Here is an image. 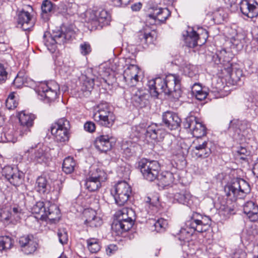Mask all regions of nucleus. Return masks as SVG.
<instances>
[{"label":"nucleus","instance_id":"obj_13","mask_svg":"<svg viewBox=\"0 0 258 258\" xmlns=\"http://www.w3.org/2000/svg\"><path fill=\"white\" fill-rule=\"evenodd\" d=\"M194 146L191 150L192 156L197 158H205L212 153V144L209 141L198 139L194 142Z\"/></svg>","mask_w":258,"mask_h":258},{"label":"nucleus","instance_id":"obj_44","mask_svg":"<svg viewBox=\"0 0 258 258\" xmlns=\"http://www.w3.org/2000/svg\"><path fill=\"white\" fill-rule=\"evenodd\" d=\"M88 249L92 253H96L100 249L99 241L98 239L91 238L87 240Z\"/></svg>","mask_w":258,"mask_h":258},{"label":"nucleus","instance_id":"obj_19","mask_svg":"<svg viewBox=\"0 0 258 258\" xmlns=\"http://www.w3.org/2000/svg\"><path fill=\"white\" fill-rule=\"evenodd\" d=\"M115 140L112 136L101 135L97 137L94 143L95 148L101 152L109 151L114 145Z\"/></svg>","mask_w":258,"mask_h":258},{"label":"nucleus","instance_id":"obj_57","mask_svg":"<svg viewBox=\"0 0 258 258\" xmlns=\"http://www.w3.org/2000/svg\"><path fill=\"white\" fill-rule=\"evenodd\" d=\"M247 254L242 249L236 248L232 254V258H246Z\"/></svg>","mask_w":258,"mask_h":258},{"label":"nucleus","instance_id":"obj_38","mask_svg":"<svg viewBox=\"0 0 258 258\" xmlns=\"http://www.w3.org/2000/svg\"><path fill=\"white\" fill-rule=\"evenodd\" d=\"M46 214L45 219L47 218L50 220H55L59 218L60 212L58 208L56 205H51L47 207Z\"/></svg>","mask_w":258,"mask_h":258},{"label":"nucleus","instance_id":"obj_11","mask_svg":"<svg viewBox=\"0 0 258 258\" xmlns=\"http://www.w3.org/2000/svg\"><path fill=\"white\" fill-rule=\"evenodd\" d=\"M132 189L130 185L124 181L118 182L111 190L115 203L118 205L123 206L128 200Z\"/></svg>","mask_w":258,"mask_h":258},{"label":"nucleus","instance_id":"obj_43","mask_svg":"<svg viewBox=\"0 0 258 258\" xmlns=\"http://www.w3.org/2000/svg\"><path fill=\"white\" fill-rule=\"evenodd\" d=\"M2 138L4 142L15 143L17 139L15 134V132L13 128L7 130L5 128V131L2 136Z\"/></svg>","mask_w":258,"mask_h":258},{"label":"nucleus","instance_id":"obj_32","mask_svg":"<svg viewBox=\"0 0 258 258\" xmlns=\"http://www.w3.org/2000/svg\"><path fill=\"white\" fill-rule=\"evenodd\" d=\"M35 118V116L34 114L27 113L25 111H22L19 114V119L21 125L27 128L33 125Z\"/></svg>","mask_w":258,"mask_h":258},{"label":"nucleus","instance_id":"obj_9","mask_svg":"<svg viewBox=\"0 0 258 258\" xmlns=\"http://www.w3.org/2000/svg\"><path fill=\"white\" fill-rule=\"evenodd\" d=\"M138 168L144 178L149 181H154L159 175L160 165L156 161L142 159L138 163Z\"/></svg>","mask_w":258,"mask_h":258},{"label":"nucleus","instance_id":"obj_4","mask_svg":"<svg viewBox=\"0 0 258 258\" xmlns=\"http://www.w3.org/2000/svg\"><path fill=\"white\" fill-rule=\"evenodd\" d=\"M27 160L34 164H46L51 159L50 150L41 144L29 147L24 154Z\"/></svg>","mask_w":258,"mask_h":258},{"label":"nucleus","instance_id":"obj_60","mask_svg":"<svg viewBox=\"0 0 258 258\" xmlns=\"http://www.w3.org/2000/svg\"><path fill=\"white\" fill-rule=\"evenodd\" d=\"M8 73L4 66L0 63V84L4 83L7 79Z\"/></svg>","mask_w":258,"mask_h":258},{"label":"nucleus","instance_id":"obj_17","mask_svg":"<svg viewBox=\"0 0 258 258\" xmlns=\"http://www.w3.org/2000/svg\"><path fill=\"white\" fill-rule=\"evenodd\" d=\"M240 10L244 15L253 18L258 16V3L253 0H242Z\"/></svg>","mask_w":258,"mask_h":258},{"label":"nucleus","instance_id":"obj_15","mask_svg":"<svg viewBox=\"0 0 258 258\" xmlns=\"http://www.w3.org/2000/svg\"><path fill=\"white\" fill-rule=\"evenodd\" d=\"M150 12L148 15V20H152L153 22H150L151 24H160L164 23L170 16V11L166 8H161L153 7L150 8Z\"/></svg>","mask_w":258,"mask_h":258},{"label":"nucleus","instance_id":"obj_40","mask_svg":"<svg viewBox=\"0 0 258 258\" xmlns=\"http://www.w3.org/2000/svg\"><path fill=\"white\" fill-rule=\"evenodd\" d=\"M76 166V162L74 159L71 157L66 158L62 164V170L67 174L72 173Z\"/></svg>","mask_w":258,"mask_h":258},{"label":"nucleus","instance_id":"obj_28","mask_svg":"<svg viewBox=\"0 0 258 258\" xmlns=\"http://www.w3.org/2000/svg\"><path fill=\"white\" fill-rule=\"evenodd\" d=\"M230 42L235 48L240 50L242 49L246 42V37L242 32H236L234 35L230 37Z\"/></svg>","mask_w":258,"mask_h":258},{"label":"nucleus","instance_id":"obj_45","mask_svg":"<svg viewBox=\"0 0 258 258\" xmlns=\"http://www.w3.org/2000/svg\"><path fill=\"white\" fill-rule=\"evenodd\" d=\"M183 72L185 75L192 78L197 73V68L190 63L185 62L182 66Z\"/></svg>","mask_w":258,"mask_h":258},{"label":"nucleus","instance_id":"obj_3","mask_svg":"<svg viewBox=\"0 0 258 258\" xmlns=\"http://www.w3.org/2000/svg\"><path fill=\"white\" fill-rule=\"evenodd\" d=\"M75 33L70 28L63 26L60 29H56L52 31L51 34L45 32L43 37L45 44L52 52L55 51L56 44L61 45L70 40L74 36Z\"/></svg>","mask_w":258,"mask_h":258},{"label":"nucleus","instance_id":"obj_18","mask_svg":"<svg viewBox=\"0 0 258 258\" xmlns=\"http://www.w3.org/2000/svg\"><path fill=\"white\" fill-rule=\"evenodd\" d=\"M35 22V18L28 11L23 10L18 15V27L24 31L30 30L34 26Z\"/></svg>","mask_w":258,"mask_h":258},{"label":"nucleus","instance_id":"obj_59","mask_svg":"<svg viewBox=\"0 0 258 258\" xmlns=\"http://www.w3.org/2000/svg\"><path fill=\"white\" fill-rule=\"evenodd\" d=\"M80 51L82 54L85 55L91 52V47L89 43L84 42L80 45Z\"/></svg>","mask_w":258,"mask_h":258},{"label":"nucleus","instance_id":"obj_34","mask_svg":"<svg viewBox=\"0 0 258 258\" xmlns=\"http://www.w3.org/2000/svg\"><path fill=\"white\" fill-rule=\"evenodd\" d=\"M77 5L74 0H68L65 4L59 5V9L63 14L72 15L74 14L77 9Z\"/></svg>","mask_w":258,"mask_h":258},{"label":"nucleus","instance_id":"obj_41","mask_svg":"<svg viewBox=\"0 0 258 258\" xmlns=\"http://www.w3.org/2000/svg\"><path fill=\"white\" fill-rule=\"evenodd\" d=\"M188 146L184 143L177 144L173 150V153L179 156L184 157L188 153Z\"/></svg>","mask_w":258,"mask_h":258},{"label":"nucleus","instance_id":"obj_54","mask_svg":"<svg viewBox=\"0 0 258 258\" xmlns=\"http://www.w3.org/2000/svg\"><path fill=\"white\" fill-rule=\"evenodd\" d=\"M53 5L48 0H44L41 5V10L43 14H47L52 10Z\"/></svg>","mask_w":258,"mask_h":258},{"label":"nucleus","instance_id":"obj_56","mask_svg":"<svg viewBox=\"0 0 258 258\" xmlns=\"http://www.w3.org/2000/svg\"><path fill=\"white\" fill-rule=\"evenodd\" d=\"M25 82V79L19 73L13 81L14 85L18 88L22 87Z\"/></svg>","mask_w":258,"mask_h":258},{"label":"nucleus","instance_id":"obj_63","mask_svg":"<svg viewBox=\"0 0 258 258\" xmlns=\"http://www.w3.org/2000/svg\"><path fill=\"white\" fill-rule=\"evenodd\" d=\"M196 98L199 100H204L208 95V93L204 89L199 92L195 94Z\"/></svg>","mask_w":258,"mask_h":258},{"label":"nucleus","instance_id":"obj_33","mask_svg":"<svg viewBox=\"0 0 258 258\" xmlns=\"http://www.w3.org/2000/svg\"><path fill=\"white\" fill-rule=\"evenodd\" d=\"M225 70L228 74L230 79L234 83H237L240 80L242 76V71L240 69L237 68L235 66L229 64Z\"/></svg>","mask_w":258,"mask_h":258},{"label":"nucleus","instance_id":"obj_53","mask_svg":"<svg viewBox=\"0 0 258 258\" xmlns=\"http://www.w3.org/2000/svg\"><path fill=\"white\" fill-rule=\"evenodd\" d=\"M57 236L59 238V241L60 243L64 244L67 242L68 236L66 229H59L57 232Z\"/></svg>","mask_w":258,"mask_h":258},{"label":"nucleus","instance_id":"obj_52","mask_svg":"<svg viewBox=\"0 0 258 258\" xmlns=\"http://www.w3.org/2000/svg\"><path fill=\"white\" fill-rule=\"evenodd\" d=\"M94 85V79H90L88 78H86V79L84 80L83 83V87H85L84 90L87 93H90L91 91V90L93 88Z\"/></svg>","mask_w":258,"mask_h":258},{"label":"nucleus","instance_id":"obj_50","mask_svg":"<svg viewBox=\"0 0 258 258\" xmlns=\"http://www.w3.org/2000/svg\"><path fill=\"white\" fill-rule=\"evenodd\" d=\"M88 23L95 27L98 26V11H92L87 13Z\"/></svg>","mask_w":258,"mask_h":258},{"label":"nucleus","instance_id":"obj_5","mask_svg":"<svg viewBox=\"0 0 258 258\" xmlns=\"http://www.w3.org/2000/svg\"><path fill=\"white\" fill-rule=\"evenodd\" d=\"M249 184L241 178H236L224 187V191L227 197L233 198H243L250 192Z\"/></svg>","mask_w":258,"mask_h":258},{"label":"nucleus","instance_id":"obj_36","mask_svg":"<svg viewBox=\"0 0 258 258\" xmlns=\"http://www.w3.org/2000/svg\"><path fill=\"white\" fill-rule=\"evenodd\" d=\"M47 207L43 202H37L31 208V212L33 214H38L40 215V218L42 219H45L46 212Z\"/></svg>","mask_w":258,"mask_h":258},{"label":"nucleus","instance_id":"obj_29","mask_svg":"<svg viewBox=\"0 0 258 258\" xmlns=\"http://www.w3.org/2000/svg\"><path fill=\"white\" fill-rule=\"evenodd\" d=\"M136 45H143L151 43L154 39V35L151 32H145L140 31L136 36Z\"/></svg>","mask_w":258,"mask_h":258},{"label":"nucleus","instance_id":"obj_51","mask_svg":"<svg viewBox=\"0 0 258 258\" xmlns=\"http://www.w3.org/2000/svg\"><path fill=\"white\" fill-rule=\"evenodd\" d=\"M10 210L13 219L16 221L18 220L20 218V216L22 214L21 208L18 206L14 205L11 207Z\"/></svg>","mask_w":258,"mask_h":258},{"label":"nucleus","instance_id":"obj_64","mask_svg":"<svg viewBox=\"0 0 258 258\" xmlns=\"http://www.w3.org/2000/svg\"><path fill=\"white\" fill-rule=\"evenodd\" d=\"M118 249L117 246L114 244H110L106 249L107 254L111 255L114 253Z\"/></svg>","mask_w":258,"mask_h":258},{"label":"nucleus","instance_id":"obj_25","mask_svg":"<svg viewBox=\"0 0 258 258\" xmlns=\"http://www.w3.org/2000/svg\"><path fill=\"white\" fill-rule=\"evenodd\" d=\"M84 216L86 217L85 223L92 227H97L101 225L102 221L101 219L96 216L95 212L92 210H86L84 212Z\"/></svg>","mask_w":258,"mask_h":258},{"label":"nucleus","instance_id":"obj_7","mask_svg":"<svg viewBox=\"0 0 258 258\" xmlns=\"http://www.w3.org/2000/svg\"><path fill=\"white\" fill-rule=\"evenodd\" d=\"M94 119L99 124L102 126L110 127L112 126L115 119V117L107 103L99 104L94 113Z\"/></svg>","mask_w":258,"mask_h":258},{"label":"nucleus","instance_id":"obj_21","mask_svg":"<svg viewBox=\"0 0 258 258\" xmlns=\"http://www.w3.org/2000/svg\"><path fill=\"white\" fill-rule=\"evenodd\" d=\"M19 244L21 250L26 254L33 253L37 248V243L32 236H23L19 239Z\"/></svg>","mask_w":258,"mask_h":258},{"label":"nucleus","instance_id":"obj_14","mask_svg":"<svg viewBox=\"0 0 258 258\" xmlns=\"http://www.w3.org/2000/svg\"><path fill=\"white\" fill-rule=\"evenodd\" d=\"M2 174L14 186H18L23 182V173L16 167L6 166L3 168Z\"/></svg>","mask_w":258,"mask_h":258},{"label":"nucleus","instance_id":"obj_48","mask_svg":"<svg viewBox=\"0 0 258 258\" xmlns=\"http://www.w3.org/2000/svg\"><path fill=\"white\" fill-rule=\"evenodd\" d=\"M226 17V14L222 9H219L214 13L213 20L215 23H222Z\"/></svg>","mask_w":258,"mask_h":258},{"label":"nucleus","instance_id":"obj_62","mask_svg":"<svg viewBox=\"0 0 258 258\" xmlns=\"http://www.w3.org/2000/svg\"><path fill=\"white\" fill-rule=\"evenodd\" d=\"M84 127L85 131L90 133L94 132L95 130V124L91 121H88L86 123H85Z\"/></svg>","mask_w":258,"mask_h":258},{"label":"nucleus","instance_id":"obj_6","mask_svg":"<svg viewBox=\"0 0 258 258\" xmlns=\"http://www.w3.org/2000/svg\"><path fill=\"white\" fill-rule=\"evenodd\" d=\"M70 121L64 117L58 119L51 124L50 130L56 141L64 143L68 141L70 136Z\"/></svg>","mask_w":258,"mask_h":258},{"label":"nucleus","instance_id":"obj_58","mask_svg":"<svg viewBox=\"0 0 258 258\" xmlns=\"http://www.w3.org/2000/svg\"><path fill=\"white\" fill-rule=\"evenodd\" d=\"M1 220H13L10 209H5L0 213Z\"/></svg>","mask_w":258,"mask_h":258},{"label":"nucleus","instance_id":"obj_10","mask_svg":"<svg viewBox=\"0 0 258 258\" xmlns=\"http://www.w3.org/2000/svg\"><path fill=\"white\" fill-rule=\"evenodd\" d=\"M59 87L55 81L41 83L37 88L38 94L47 102L54 101L57 97Z\"/></svg>","mask_w":258,"mask_h":258},{"label":"nucleus","instance_id":"obj_55","mask_svg":"<svg viewBox=\"0 0 258 258\" xmlns=\"http://www.w3.org/2000/svg\"><path fill=\"white\" fill-rule=\"evenodd\" d=\"M236 152V156L237 157L241 160L246 159V157L249 155V152L247 150V149L245 148L242 147H240L239 148H238Z\"/></svg>","mask_w":258,"mask_h":258},{"label":"nucleus","instance_id":"obj_2","mask_svg":"<svg viewBox=\"0 0 258 258\" xmlns=\"http://www.w3.org/2000/svg\"><path fill=\"white\" fill-rule=\"evenodd\" d=\"M206 218L195 212L185 222V228H182L178 233V239L181 241L188 240L195 231L203 232L208 229L210 224L206 222Z\"/></svg>","mask_w":258,"mask_h":258},{"label":"nucleus","instance_id":"obj_16","mask_svg":"<svg viewBox=\"0 0 258 258\" xmlns=\"http://www.w3.org/2000/svg\"><path fill=\"white\" fill-rule=\"evenodd\" d=\"M140 70L138 66L130 64L124 70L123 77L124 82L131 87L136 85L139 81V74Z\"/></svg>","mask_w":258,"mask_h":258},{"label":"nucleus","instance_id":"obj_35","mask_svg":"<svg viewBox=\"0 0 258 258\" xmlns=\"http://www.w3.org/2000/svg\"><path fill=\"white\" fill-rule=\"evenodd\" d=\"M192 197L189 192L187 191L177 192L174 194V200L183 205H189Z\"/></svg>","mask_w":258,"mask_h":258},{"label":"nucleus","instance_id":"obj_24","mask_svg":"<svg viewBox=\"0 0 258 258\" xmlns=\"http://www.w3.org/2000/svg\"><path fill=\"white\" fill-rule=\"evenodd\" d=\"M243 212L251 221L258 220V206L252 201H248L243 205Z\"/></svg>","mask_w":258,"mask_h":258},{"label":"nucleus","instance_id":"obj_31","mask_svg":"<svg viewBox=\"0 0 258 258\" xmlns=\"http://www.w3.org/2000/svg\"><path fill=\"white\" fill-rule=\"evenodd\" d=\"M131 224L129 223H123L117 219L113 222L111 226L112 232L116 235H120L124 232L131 229Z\"/></svg>","mask_w":258,"mask_h":258},{"label":"nucleus","instance_id":"obj_20","mask_svg":"<svg viewBox=\"0 0 258 258\" xmlns=\"http://www.w3.org/2000/svg\"><path fill=\"white\" fill-rule=\"evenodd\" d=\"M162 121L165 126L170 130L177 129L180 126L181 122L177 114L168 111L163 113Z\"/></svg>","mask_w":258,"mask_h":258},{"label":"nucleus","instance_id":"obj_27","mask_svg":"<svg viewBox=\"0 0 258 258\" xmlns=\"http://www.w3.org/2000/svg\"><path fill=\"white\" fill-rule=\"evenodd\" d=\"M139 146L131 141H123L121 145V149L123 153L126 157L133 156L139 149Z\"/></svg>","mask_w":258,"mask_h":258},{"label":"nucleus","instance_id":"obj_12","mask_svg":"<svg viewBox=\"0 0 258 258\" xmlns=\"http://www.w3.org/2000/svg\"><path fill=\"white\" fill-rule=\"evenodd\" d=\"M185 128H189L194 137L198 139H202V137L206 135V127L194 116L187 117L183 122Z\"/></svg>","mask_w":258,"mask_h":258},{"label":"nucleus","instance_id":"obj_1","mask_svg":"<svg viewBox=\"0 0 258 258\" xmlns=\"http://www.w3.org/2000/svg\"><path fill=\"white\" fill-rule=\"evenodd\" d=\"M181 78L175 74H169L165 78L158 77L149 80L148 85L150 95L155 98L162 93L175 99L181 95ZM126 100L130 99L135 106L144 107L146 106L150 97L149 91L145 88L130 87L124 92Z\"/></svg>","mask_w":258,"mask_h":258},{"label":"nucleus","instance_id":"obj_46","mask_svg":"<svg viewBox=\"0 0 258 258\" xmlns=\"http://www.w3.org/2000/svg\"><path fill=\"white\" fill-rule=\"evenodd\" d=\"M12 244L11 238L9 236H0V251L10 249Z\"/></svg>","mask_w":258,"mask_h":258},{"label":"nucleus","instance_id":"obj_61","mask_svg":"<svg viewBox=\"0 0 258 258\" xmlns=\"http://www.w3.org/2000/svg\"><path fill=\"white\" fill-rule=\"evenodd\" d=\"M130 173L128 168L125 167H120L118 170V175L121 177L126 178Z\"/></svg>","mask_w":258,"mask_h":258},{"label":"nucleus","instance_id":"obj_47","mask_svg":"<svg viewBox=\"0 0 258 258\" xmlns=\"http://www.w3.org/2000/svg\"><path fill=\"white\" fill-rule=\"evenodd\" d=\"M167 225L168 223L167 220L163 218L158 219L154 223L155 230L157 232H164L167 228Z\"/></svg>","mask_w":258,"mask_h":258},{"label":"nucleus","instance_id":"obj_23","mask_svg":"<svg viewBox=\"0 0 258 258\" xmlns=\"http://www.w3.org/2000/svg\"><path fill=\"white\" fill-rule=\"evenodd\" d=\"M165 131L162 129L160 125L156 123L149 125L146 130L145 135L153 140H160L164 138Z\"/></svg>","mask_w":258,"mask_h":258},{"label":"nucleus","instance_id":"obj_42","mask_svg":"<svg viewBox=\"0 0 258 258\" xmlns=\"http://www.w3.org/2000/svg\"><path fill=\"white\" fill-rule=\"evenodd\" d=\"M37 190L40 193L44 194L49 190V185L46 178L43 176L38 177L36 181Z\"/></svg>","mask_w":258,"mask_h":258},{"label":"nucleus","instance_id":"obj_49","mask_svg":"<svg viewBox=\"0 0 258 258\" xmlns=\"http://www.w3.org/2000/svg\"><path fill=\"white\" fill-rule=\"evenodd\" d=\"M18 104V103L16 100L15 92H12L6 101V105L9 109H13L16 108Z\"/></svg>","mask_w":258,"mask_h":258},{"label":"nucleus","instance_id":"obj_8","mask_svg":"<svg viewBox=\"0 0 258 258\" xmlns=\"http://www.w3.org/2000/svg\"><path fill=\"white\" fill-rule=\"evenodd\" d=\"M184 40L186 45L194 48L197 45L204 44L208 38V31L203 28H199L197 31L190 28L183 34Z\"/></svg>","mask_w":258,"mask_h":258},{"label":"nucleus","instance_id":"obj_26","mask_svg":"<svg viewBox=\"0 0 258 258\" xmlns=\"http://www.w3.org/2000/svg\"><path fill=\"white\" fill-rule=\"evenodd\" d=\"M157 179L158 180V184L159 186L165 188L172 185L174 182L175 177L172 173L169 171H164L158 175Z\"/></svg>","mask_w":258,"mask_h":258},{"label":"nucleus","instance_id":"obj_22","mask_svg":"<svg viewBox=\"0 0 258 258\" xmlns=\"http://www.w3.org/2000/svg\"><path fill=\"white\" fill-rule=\"evenodd\" d=\"M116 219L123 223H129L131 224V228L134 225L135 213L134 211L129 208H124L118 211L115 213Z\"/></svg>","mask_w":258,"mask_h":258},{"label":"nucleus","instance_id":"obj_30","mask_svg":"<svg viewBox=\"0 0 258 258\" xmlns=\"http://www.w3.org/2000/svg\"><path fill=\"white\" fill-rule=\"evenodd\" d=\"M88 176L102 182H104L107 179L106 173L103 170L96 166H92L90 168Z\"/></svg>","mask_w":258,"mask_h":258},{"label":"nucleus","instance_id":"obj_37","mask_svg":"<svg viewBox=\"0 0 258 258\" xmlns=\"http://www.w3.org/2000/svg\"><path fill=\"white\" fill-rule=\"evenodd\" d=\"M111 17L108 12L104 10L98 11V26L101 27L109 24Z\"/></svg>","mask_w":258,"mask_h":258},{"label":"nucleus","instance_id":"obj_39","mask_svg":"<svg viewBox=\"0 0 258 258\" xmlns=\"http://www.w3.org/2000/svg\"><path fill=\"white\" fill-rule=\"evenodd\" d=\"M101 182L97 179L88 176L86 179L85 186L88 190L94 191L99 189L101 186Z\"/></svg>","mask_w":258,"mask_h":258}]
</instances>
